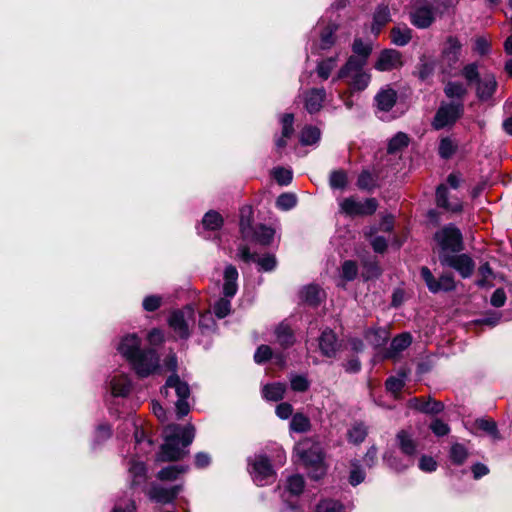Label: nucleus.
I'll return each instance as SVG.
<instances>
[{"mask_svg": "<svg viewBox=\"0 0 512 512\" xmlns=\"http://www.w3.org/2000/svg\"><path fill=\"white\" fill-rule=\"evenodd\" d=\"M237 279H238V271L235 266L233 265H227L224 270L223 275V294L225 297L232 298L237 290Z\"/></svg>", "mask_w": 512, "mask_h": 512, "instance_id": "nucleus-23", "label": "nucleus"}, {"mask_svg": "<svg viewBox=\"0 0 512 512\" xmlns=\"http://www.w3.org/2000/svg\"><path fill=\"white\" fill-rule=\"evenodd\" d=\"M170 390H174L176 396L178 397L175 405L178 416L184 417L189 413L190 407L187 402V399L190 396V388L189 385L182 381L178 375H171L161 390V393L165 395V397L169 396Z\"/></svg>", "mask_w": 512, "mask_h": 512, "instance_id": "nucleus-6", "label": "nucleus"}, {"mask_svg": "<svg viewBox=\"0 0 512 512\" xmlns=\"http://www.w3.org/2000/svg\"><path fill=\"white\" fill-rule=\"evenodd\" d=\"M391 20L390 11L387 6H379L374 13L371 31L378 35L381 29Z\"/></svg>", "mask_w": 512, "mask_h": 512, "instance_id": "nucleus-29", "label": "nucleus"}, {"mask_svg": "<svg viewBox=\"0 0 512 512\" xmlns=\"http://www.w3.org/2000/svg\"><path fill=\"white\" fill-rule=\"evenodd\" d=\"M295 453L305 466L312 468L310 475L313 479H320L325 474L323 454L319 445L305 439L297 443Z\"/></svg>", "mask_w": 512, "mask_h": 512, "instance_id": "nucleus-4", "label": "nucleus"}, {"mask_svg": "<svg viewBox=\"0 0 512 512\" xmlns=\"http://www.w3.org/2000/svg\"><path fill=\"white\" fill-rule=\"evenodd\" d=\"M230 297L220 298L213 306V312L218 318H224L231 312Z\"/></svg>", "mask_w": 512, "mask_h": 512, "instance_id": "nucleus-50", "label": "nucleus"}, {"mask_svg": "<svg viewBox=\"0 0 512 512\" xmlns=\"http://www.w3.org/2000/svg\"><path fill=\"white\" fill-rule=\"evenodd\" d=\"M357 265L353 261H345L342 265V277L347 280H353L357 275Z\"/></svg>", "mask_w": 512, "mask_h": 512, "instance_id": "nucleus-60", "label": "nucleus"}, {"mask_svg": "<svg viewBox=\"0 0 512 512\" xmlns=\"http://www.w3.org/2000/svg\"><path fill=\"white\" fill-rule=\"evenodd\" d=\"M319 347L325 356L332 357L335 355L337 341L335 334L331 330H325L322 332Z\"/></svg>", "mask_w": 512, "mask_h": 512, "instance_id": "nucleus-28", "label": "nucleus"}, {"mask_svg": "<svg viewBox=\"0 0 512 512\" xmlns=\"http://www.w3.org/2000/svg\"><path fill=\"white\" fill-rule=\"evenodd\" d=\"M439 260L443 266L455 269L462 278L470 277L475 269L473 259L467 254L453 256L448 253H440Z\"/></svg>", "mask_w": 512, "mask_h": 512, "instance_id": "nucleus-12", "label": "nucleus"}, {"mask_svg": "<svg viewBox=\"0 0 512 512\" xmlns=\"http://www.w3.org/2000/svg\"><path fill=\"white\" fill-rule=\"evenodd\" d=\"M320 135V130L317 127L307 126L301 131L300 142L303 145L315 144L319 141Z\"/></svg>", "mask_w": 512, "mask_h": 512, "instance_id": "nucleus-43", "label": "nucleus"}, {"mask_svg": "<svg viewBox=\"0 0 512 512\" xmlns=\"http://www.w3.org/2000/svg\"><path fill=\"white\" fill-rule=\"evenodd\" d=\"M419 469L423 472L430 473L437 469V462L433 457L423 455L419 460Z\"/></svg>", "mask_w": 512, "mask_h": 512, "instance_id": "nucleus-61", "label": "nucleus"}, {"mask_svg": "<svg viewBox=\"0 0 512 512\" xmlns=\"http://www.w3.org/2000/svg\"><path fill=\"white\" fill-rule=\"evenodd\" d=\"M324 296V292L317 285H308L302 290V298L310 305H317Z\"/></svg>", "mask_w": 512, "mask_h": 512, "instance_id": "nucleus-36", "label": "nucleus"}, {"mask_svg": "<svg viewBox=\"0 0 512 512\" xmlns=\"http://www.w3.org/2000/svg\"><path fill=\"white\" fill-rule=\"evenodd\" d=\"M387 338L388 333L382 328L371 329L366 333V339L375 347L383 345Z\"/></svg>", "mask_w": 512, "mask_h": 512, "instance_id": "nucleus-45", "label": "nucleus"}, {"mask_svg": "<svg viewBox=\"0 0 512 512\" xmlns=\"http://www.w3.org/2000/svg\"><path fill=\"white\" fill-rule=\"evenodd\" d=\"M326 97V92L323 88H313L305 94V108L309 113H316L322 108V103Z\"/></svg>", "mask_w": 512, "mask_h": 512, "instance_id": "nucleus-24", "label": "nucleus"}, {"mask_svg": "<svg viewBox=\"0 0 512 512\" xmlns=\"http://www.w3.org/2000/svg\"><path fill=\"white\" fill-rule=\"evenodd\" d=\"M463 113L462 104H447L442 105L433 120V127L435 129H442L446 126L452 125Z\"/></svg>", "mask_w": 512, "mask_h": 512, "instance_id": "nucleus-17", "label": "nucleus"}, {"mask_svg": "<svg viewBox=\"0 0 512 512\" xmlns=\"http://www.w3.org/2000/svg\"><path fill=\"white\" fill-rule=\"evenodd\" d=\"M249 471L258 486H264L274 480V471L269 460L263 455L249 459Z\"/></svg>", "mask_w": 512, "mask_h": 512, "instance_id": "nucleus-10", "label": "nucleus"}, {"mask_svg": "<svg viewBox=\"0 0 512 512\" xmlns=\"http://www.w3.org/2000/svg\"><path fill=\"white\" fill-rule=\"evenodd\" d=\"M435 240L441 248V253L459 252L463 248L462 233L454 225L449 224L435 233Z\"/></svg>", "mask_w": 512, "mask_h": 512, "instance_id": "nucleus-8", "label": "nucleus"}, {"mask_svg": "<svg viewBox=\"0 0 512 512\" xmlns=\"http://www.w3.org/2000/svg\"><path fill=\"white\" fill-rule=\"evenodd\" d=\"M111 393L116 397H125L131 390V380L122 372H115L109 380Z\"/></svg>", "mask_w": 512, "mask_h": 512, "instance_id": "nucleus-20", "label": "nucleus"}, {"mask_svg": "<svg viewBox=\"0 0 512 512\" xmlns=\"http://www.w3.org/2000/svg\"><path fill=\"white\" fill-rule=\"evenodd\" d=\"M450 457L456 464H462L467 458V450L461 444H455L451 447Z\"/></svg>", "mask_w": 512, "mask_h": 512, "instance_id": "nucleus-54", "label": "nucleus"}, {"mask_svg": "<svg viewBox=\"0 0 512 512\" xmlns=\"http://www.w3.org/2000/svg\"><path fill=\"white\" fill-rule=\"evenodd\" d=\"M405 383V374H401L399 377L392 376L386 381V388L393 394H397L401 391Z\"/></svg>", "mask_w": 512, "mask_h": 512, "instance_id": "nucleus-55", "label": "nucleus"}, {"mask_svg": "<svg viewBox=\"0 0 512 512\" xmlns=\"http://www.w3.org/2000/svg\"><path fill=\"white\" fill-rule=\"evenodd\" d=\"M310 429V420L301 413L293 415L290 422V430L297 433L307 432Z\"/></svg>", "mask_w": 512, "mask_h": 512, "instance_id": "nucleus-41", "label": "nucleus"}, {"mask_svg": "<svg viewBox=\"0 0 512 512\" xmlns=\"http://www.w3.org/2000/svg\"><path fill=\"white\" fill-rule=\"evenodd\" d=\"M223 222L222 216L217 211L210 210L204 215L202 226L206 230L215 231L222 227Z\"/></svg>", "mask_w": 512, "mask_h": 512, "instance_id": "nucleus-34", "label": "nucleus"}, {"mask_svg": "<svg viewBox=\"0 0 512 512\" xmlns=\"http://www.w3.org/2000/svg\"><path fill=\"white\" fill-rule=\"evenodd\" d=\"M289 381L291 389L295 392H305L310 387V381L305 375L291 374Z\"/></svg>", "mask_w": 512, "mask_h": 512, "instance_id": "nucleus-46", "label": "nucleus"}, {"mask_svg": "<svg viewBox=\"0 0 512 512\" xmlns=\"http://www.w3.org/2000/svg\"><path fill=\"white\" fill-rule=\"evenodd\" d=\"M129 474L132 478V485H139L146 480V468L142 462L132 461L129 467Z\"/></svg>", "mask_w": 512, "mask_h": 512, "instance_id": "nucleus-37", "label": "nucleus"}, {"mask_svg": "<svg viewBox=\"0 0 512 512\" xmlns=\"http://www.w3.org/2000/svg\"><path fill=\"white\" fill-rule=\"evenodd\" d=\"M181 489V486H174L172 488L153 486L149 491V497L159 503H170L176 498Z\"/></svg>", "mask_w": 512, "mask_h": 512, "instance_id": "nucleus-22", "label": "nucleus"}, {"mask_svg": "<svg viewBox=\"0 0 512 512\" xmlns=\"http://www.w3.org/2000/svg\"><path fill=\"white\" fill-rule=\"evenodd\" d=\"M195 319L194 309L187 306L181 310L173 311L168 319V324L177 337L187 339L190 336Z\"/></svg>", "mask_w": 512, "mask_h": 512, "instance_id": "nucleus-7", "label": "nucleus"}, {"mask_svg": "<svg viewBox=\"0 0 512 512\" xmlns=\"http://www.w3.org/2000/svg\"><path fill=\"white\" fill-rule=\"evenodd\" d=\"M397 101V92L386 86L380 89L374 97L376 107V114L382 120H389V112L394 107Z\"/></svg>", "mask_w": 512, "mask_h": 512, "instance_id": "nucleus-13", "label": "nucleus"}, {"mask_svg": "<svg viewBox=\"0 0 512 512\" xmlns=\"http://www.w3.org/2000/svg\"><path fill=\"white\" fill-rule=\"evenodd\" d=\"M273 176L280 185H288L292 180V172L282 167L274 169Z\"/></svg>", "mask_w": 512, "mask_h": 512, "instance_id": "nucleus-59", "label": "nucleus"}, {"mask_svg": "<svg viewBox=\"0 0 512 512\" xmlns=\"http://www.w3.org/2000/svg\"><path fill=\"white\" fill-rule=\"evenodd\" d=\"M412 343V336L409 333H402L396 336L390 345L387 357L395 358L399 353L404 351Z\"/></svg>", "mask_w": 512, "mask_h": 512, "instance_id": "nucleus-27", "label": "nucleus"}, {"mask_svg": "<svg viewBox=\"0 0 512 512\" xmlns=\"http://www.w3.org/2000/svg\"><path fill=\"white\" fill-rule=\"evenodd\" d=\"M237 256L246 263H257L260 270L266 272L274 270L277 265L276 258L273 254H264L263 256H259L257 253L251 252L250 248L246 245L239 246Z\"/></svg>", "mask_w": 512, "mask_h": 512, "instance_id": "nucleus-16", "label": "nucleus"}, {"mask_svg": "<svg viewBox=\"0 0 512 512\" xmlns=\"http://www.w3.org/2000/svg\"><path fill=\"white\" fill-rule=\"evenodd\" d=\"M117 350L131 364L139 377H148L159 368V357L155 350L141 349V339L135 333L124 335Z\"/></svg>", "mask_w": 512, "mask_h": 512, "instance_id": "nucleus-1", "label": "nucleus"}, {"mask_svg": "<svg viewBox=\"0 0 512 512\" xmlns=\"http://www.w3.org/2000/svg\"><path fill=\"white\" fill-rule=\"evenodd\" d=\"M337 30V26L334 24L328 25L320 35L319 49L327 50L335 44L334 32Z\"/></svg>", "mask_w": 512, "mask_h": 512, "instance_id": "nucleus-38", "label": "nucleus"}, {"mask_svg": "<svg viewBox=\"0 0 512 512\" xmlns=\"http://www.w3.org/2000/svg\"><path fill=\"white\" fill-rule=\"evenodd\" d=\"M336 66L337 56L324 59L317 65V74L321 79L326 80L329 78L331 72L335 69Z\"/></svg>", "mask_w": 512, "mask_h": 512, "instance_id": "nucleus-40", "label": "nucleus"}, {"mask_svg": "<svg viewBox=\"0 0 512 512\" xmlns=\"http://www.w3.org/2000/svg\"><path fill=\"white\" fill-rule=\"evenodd\" d=\"M340 210L348 216H366L375 213L378 203L374 198L358 201L354 197H348L340 201Z\"/></svg>", "mask_w": 512, "mask_h": 512, "instance_id": "nucleus-9", "label": "nucleus"}, {"mask_svg": "<svg viewBox=\"0 0 512 512\" xmlns=\"http://www.w3.org/2000/svg\"><path fill=\"white\" fill-rule=\"evenodd\" d=\"M162 297L159 295H149L143 299L142 306L145 311L153 312L162 304Z\"/></svg>", "mask_w": 512, "mask_h": 512, "instance_id": "nucleus-56", "label": "nucleus"}, {"mask_svg": "<svg viewBox=\"0 0 512 512\" xmlns=\"http://www.w3.org/2000/svg\"><path fill=\"white\" fill-rule=\"evenodd\" d=\"M444 91L447 97L457 99L463 98L467 92L464 85L460 82H449Z\"/></svg>", "mask_w": 512, "mask_h": 512, "instance_id": "nucleus-48", "label": "nucleus"}, {"mask_svg": "<svg viewBox=\"0 0 512 512\" xmlns=\"http://www.w3.org/2000/svg\"><path fill=\"white\" fill-rule=\"evenodd\" d=\"M436 203L445 210L458 213L462 211V203L457 198H449L448 189L444 185H440L436 191Z\"/></svg>", "mask_w": 512, "mask_h": 512, "instance_id": "nucleus-21", "label": "nucleus"}, {"mask_svg": "<svg viewBox=\"0 0 512 512\" xmlns=\"http://www.w3.org/2000/svg\"><path fill=\"white\" fill-rule=\"evenodd\" d=\"M396 441L401 452L408 457L409 465H412L413 457L417 453V443L413 435L407 430H400L396 435Z\"/></svg>", "mask_w": 512, "mask_h": 512, "instance_id": "nucleus-19", "label": "nucleus"}, {"mask_svg": "<svg viewBox=\"0 0 512 512\" xmlns=\"http://www.w3.org/2000/svg\"><path fill=\"white\" fill-rule=\"evenodd\" d=\"M286 392V385L281 382L267 384L262 389L263 397L268 401H279L283 399Z\"/></svg>", "mask_w": 512, "mask_h": 512, "instance_id": "nucleus-32", "label": "nucleus"}, {"mask_svg": "<svg viewBox=\"0 0 512 512\" xmlns=\"http://www.w3.org/2000/svg\"><path fill=\"white\" fill-rule=\"evenodd\" d=\"M304 489V479L301 475H292L288 477L285 490L291 495L298 496Z\"/></svg>", "mask_w": 512, "mask_h": 512, "instance_id": "nucleus-42", "label": "nucleus"}, {"mask_svg": "<svg viewBox=\"0 0 512 512\" xmlns=\"http://www.w3.org/2000/svg\"><path fill=\"white\" fill-rule=\"evenodd\" d=\"M408 145V137L404 133L396 134L389 142L388 151L393 153Z\"/></svg>", "mask_w": 512, "mask_h": 512, "instance_id": "nucleus-53", "label": "nucleus"}, {"mask_svg": "<svg viewBox=\"0 0 512 512\" xmlns=\"http://www.w3.org/2000/svg\"><path fill=\"white\" fill-rule=\"evenodd\" d=\"M496 80L495 77L491 74L484 75L477 86V96L481 100H488L492 97L496 90Z\"/></svg>", "mask_w": 512, "mask_h": 512, "instance_id": "nucleus-26", "label": "nucleus"}, {"mask_svg": "<svg viewBox=\"0 0 512 512\" xmlns=\"http://www.w3.org/2000/svg\"><path fill=\"white\" fill-rule=\"evenodd\" d=\"M165 441L157 454L158 462L177 461L188 454L186 448L193 442L195 429L192 425L181 427L168 425L164 430Z\"/></svg>", "mask_w": 512, "mask_h": 512, "instance_id": "nucleus-2", "label": "nucleus"}, {"mask_svg": "<svg viewBox=\"0 0 512 512\" xmlns=\"http://www.w3.org/2000/svg\"><path fill=\"white\" fill-rule=\"evenodd\" d=\"M252 211L250 208L241 210L240 230L244 238H251L261 246H269L275 236V230L269 226L259 224L255 227L250 226V217Z\"/></svg>", "mask_w": 512, "mask_h": 512, "instance_id": "nucleus-5", "label": "nucleus"}, {"mask_svg": "<svg viewBox=\"0 0 512 512\" xmlns=\"http://www.w3.org/2000/svg\"><path fill=\"white\" fill-rule=\"evenodd\" d=\"M188 470L187 466L184 465H172L161 469L158 472V478L160 480H175L180 474L185 473Z\"/></svg>", "mask_w": 512, "mask_h": 512, "instance_id": "nucleus-39", "label": "nucleus"}, {"mask_svg": "<svg viewBox=\"0 0 512 512\" xmlns=\"http://www.w3.org/2000/svg\"><path fill=\"white\" fill-rule=\"evenodd\" d=\"M476 425L479 429L487 432L489 435H491L493 438H498V430L496 423L493 420L490 419H477Z\"/></svg>", "mask_w": 512, "mask_h": 512, "instance_id": "nucleus-52", "label": "nucleus"}, {"mask_svg": "<svg viewBox=\"0 0 512 512\" xmlns=\"http://www.w3.org/2000/svg\"><path fill=\"white\" fill-rule=\"evenodd\" d=\"M403 65L402 54L395 49H385L380 52L374 64L378 71H391L398 69Z\"/></svg>", "mask_w": 512, "mask_h": 512, "instance_id": "nucleus-18", "label": "nucleus"}, {"mask_svg": "<svg viewBox=\"0 0 512 512\" xmlns=\"http://www.w3.org/2000/svg\"><path fill=\"white\" fill-rule=\"evenodd\" d=\"M421 276L429 291L432 293H438L440 291L447 292L455 289V281L451 273L442 274L440 278L436 280L429 268L422 267Z\"/></svg>", "mask_w": 512, "mask_h": 512, "instance_id": "nucleus-15", "label": "nucleus"}, {"mask_svg": "<svg viewBox=\"0 0 512 512\" xmlns=\"http://www.w3.org/2000/svg\"><path fill=\"white\" fill-rule=\"evenodd\" d=\"M353 55L349 58H356V60H363V63L368 62V58L372 52V44L370 42H364L360 38H356L352 45Z\"/></svg>", "mask_w": 512, "mask_h": 512, "instance_id": "nucleus-31", "label": "nucleus"}, {"mask_svg": "<svg viewBox=\"0 0 512 512\" xmlns=\"http://www.w3.org/2000/svg\"><path fill=\"white\" fill-rule=\"evenodd\" d=\"M272 356V350L267 345H261L257 348L254 354V360L256 363L261 364L267 361Z\"/></svg>", "mask_w": 512, "mask_h": 512, "instance_id": "nucleus-63", "label": "nucleus"}, {"mask_svg": "<svg viewBox=\"0 0 512 512\" xmlns=\"http://www.w3.org/2000/svg\"><path fill=\"white\" fill-rule=\"evenodd\" d=\"M473 47L474 51L479 55H486L490 51V42L485 37H477Z\"/></svg>", "mask_w": 512, "mask_h": 512, "instance_id": "nucleus-64", "label": "nucleus"}, {"mask_svg": "<svg viewBox=\"0 0 512 512\" xmlns=\"http://www.w3.org/2000/svg\"><path fill=\"white\" fill-rule=\"evenodd\" d=\"M357 186L362 190H372L377 186V178L368 170H364L358 177Z\"/></svg>", "mask_w": 512, "mask_h": 512, "instance_id": "nucleus-44", "label": "nucleus"}, {"mask_svg": "<svg viewBox=\"0 0 512 512\" xmlns=\"http://www.w3.org/2000/svg\"><path fill=\"white\" fill-rule=\"evenodd\" d=\"M347 184V176L343 171H334L330 175V185L335 189H343Z\"/></svg>", "mask_w": 512, "mask_h": 512, "instance_id": "nucleus-57", "label": "nucleus"}, {"mask_svg": "<svg viewBox=\"0 0 512 512\" xmlns=\"http://www.w3.org/2000/svg\"><path fill=\"white\" fill-rule=\"evenodd\" d=\"M411 23L419 28H429L435 21V9L427 1H420L416 3L414 9L410 13Z\"/></svg>", "mask_w": 512, "mask_h": 512, "instance_id": "nucleus-14", "label": "nucleus"}, {"mask_svg": "<svg viewBox=\"0 0 512 512\" xmlns=\"http://www.w3.org/2000/svg\"><path fill=\"white\" fill-rule=\"evenodd\" d=\"M297 202V198L292 193H283L281 194L276 201V205L279 209L287 211L292 209Z\"/></svg>", "mask_w": 512, "mask_h": 512, "instance_id": "nucleus-51", "label": "nucleus"}, {"mask_svg": "<svg viewBox=\"0 0 512 512\" xmlns=\"http://www.w3.org/2000/svg\"><path fill=\"white\" fill-rule=\"evenodd\" d=\"M365 66L366 63H363V60L348 58L332 81L343 80L352 91H363L371 81V75L365 70Z\"/></svg>", "mask_w": 512, "mask_h": 512, "instance_id": "nucleus-3", "label": "nucleus"}, {"mask_svg": "<svg viewBox=\"0 0 512 512\" xmlns=\"http://www.w3.org/2000/svg\"><path fill=\"white\" fill-rule=\"evenodd\" d=\"M365 479V473L363 472V470L357 465V464H352V469L350 471V475H349V482L351 485L353 486H356L358 484H360L361 482H363Z\"/></svg>", "mask_w": 512, "mask_h": 512, "instance_id": "nucleus-62", "label": "nucleus"}, {"mask_svg": "<svg viewBox=\"0 0 512 512\" xmlns=\"http://www.w3.org/2000/svg\"><path fill=\"white\" fill-rule=\"evenodd\" d=\"M411 405L418 411H421L423 413H429V414H438L444 408V406L441 402H438V401H435L432 399L421 400V399L415 398L411 401Z\"/></svg>", "mask_w": 512, "mask_h": 512, "instance_id": "nucleus-30", "label": "nucleus"}, {"mask_svg": "<svg viewBox=\"0 0 512 512\" xmlns=\"http://www.w3.org/2000/svg\"><path fill=\"white\" fill-rule=\"evenodd\" d=\"M412 38V30L406 26H397L391 30V40L397 46L407 45Z\"/></svg>", "mask_w": 512, "mask_h": 512, "instance_id": "nucleus-33", "label": "nucleus"}, {"mask_svg": "<svg viewBox=\"0 0 512 512\" xmlns=\"http://www.w3.org/2000/svg\"><path fill=\"white\" fill-rule=\"evenodd\" d=\"M463 43L457 35H448L441 45V62L443 65L454 68L459 62Z\"/></svg>", "mask_w": 512, "mask_h": 512, "instance_id": "nucleus-11", "label": "nucleus"}, {"mask_svg": "<svg viewBox=\"0 0 512 512\" xmlns=\"http://www.w3.org/2000/svg\"><path fill=\"white\" fill-rule=\"evenodd\" d=\"M456 150V145L450 138H443L439 145V154L443 158H449Z\"/></svg>", "mask_w": 512, "mask_h": 512, "instance_id": "nucleus-58", "label": "nucleus"}, {"mask_svg": "<svg viewBox=\"0 0 512 512\" xmlns=\"http://www.w3.org/2000/svg\"><path fill=\"white\" fill-rule=\"evenodd\" d=\"M277 342L284 348L294 343V336L290 327L281 323L275 330Z\"/></svg>", "mask_w": 512, "mask_h": 512, "instance_id": "nucleus-35", "label": "nucleus"}, {"mask_svg": "<svg viewBox=\"0 0 512 512\" xmlns=\"http://www.w3.org/2000/svg\"><path fill=\"white\" fill-rule=\"evenodd\" d=\"M280 123L282 125L281 136L275 139L277 149H283L287 145V139L293 135L294 115L291 113L284 114L280 119Z\"/></svg>", "mask_w": 512, "mask_h": 512, "instance_id": "nucleus-25", "label": "nucleus"}, {"mask_svg": "<svg viewBox=\"0 0 512 512\" xmlns=\"http://www.w3.org/2000/svg\"><path fill=\"white\" fill-rule=\"evenodd\" d=\"M315 512H345V509L340 502L326 499L316 506Z\"/></svg>", "mask_w": 512, "mask_h": 512, "instance_id": "nucleus-49", "label": "nucleus"}, {"mask_svg": "<svg viewBox=\"0 0 512 512\" xmlns=\"http://www.w3.org/2000/svg\"><path fill=\"white\" fill-rule=\"evenodd\" d=\"M366 436L367 428L362 423H356L348 430L349 441L355 444L363 442Z\"/></svg>", "mask_w": 512, "mask_h": 512, "instance_id": "nucleus-47", "label": "nucleus"}]
</instances>
